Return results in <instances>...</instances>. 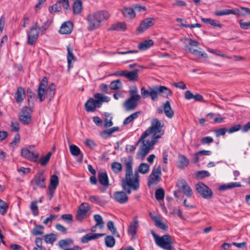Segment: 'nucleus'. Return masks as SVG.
<instances>
[{"instance_id":"f257e3e1","label":"nucleus","mask_w":250,"mask_h":250,"mask_svg":"<svg viewBox=\"0 0 250 250\" xmlns=\"http://www.w3.org/2000/svg\"><path fill=\"white\" fill-rule=\"evenodd\" d=\"M164 125L157 119L151 121V126L142 135L136 146L126 145L125 149L129 152H133L139 143H142L137 153L138 158L144 159L150 149L158 142V140L163 135L164 131L162 129Z\"/></svg>"},{"instance_id":"f03ea898","label":"nucleus","mask_w":250,"mask_h":250,"mask_svg":"<svg viewBox=\"0 0 250 250\" xmlns=\"http://www.w3.org/2000/svg\"><path fill=\"white\" fill-rule=\"evenodd\" d=\"M125 171V177L122 179V187L128 194L131 193V189L134 190L138 189L140 187L139 172L142 174L146 173L149 170V167L146 163H141L138 170L133 174V159L131 157L125 158L124 163Z\"/></svg>"},{"instance_id":"7ed1b4c3","label":"nucleus","mask_w":250,"mask_h":250,"mask_svg":"<svg viewBox=\"0 0 250 250\" xmlns=\"http://www.w3.org/2000/svg\"><path fill=\"white\" fill-rule=\"evenodd\" d=\"M109 17L110 15L106 11H98L90 13L86 19L88 30L93 31L99 28L102 23L107 20Z\"/></svg>"},{"instance_id":"20e7f679","label":"nucleus","mask_w":250,"mask_h":250,"mask_svg":"<svg viewBox=\"0 0 250 250\" xmlns=\"http://www.w3.org/2000/svg\"><path fill=\"white\" fill-rule=\"evenodd\" d=\"M96 99L90 98L85 104V110L87 112H93L96 110V107H100L103 102H108L110 100L109 97L104 95L101 93L94 94Z\"/></svg>"},{"instance_id":"39448f33","label":"nucleus","mask_w":250,"mask_h":250,"mask_svg":"<svg viewBox=\"0 0 250 250\" xmlns=\"http://www.w3.org/2000/svg\"><path fill=\"white\" fill-rule=\"evenodd\" d=\"M151 233L158 246L166 250H174L171 245L172 241L169 235H164L160 237L153 230H151Z\"/></svg>"},{"instance_id":"423d86ee","label":"nucleus","mask_w":250,"mask_h":250,"mask_svg":"<svg viewBox=\"0 0 250 250\" xmlns=\"http://www.w3.org/2000/svg\"><path fill=\"white\" fill-rule=\"evenodd\" d=\"M184 40L186 45L185 46V50L197 56H200L204 57H207V54L206 53L202 52L194 48L199 45L198 42L190 38H185Z\"/></svg>"},{"instance_id":"0eeeda50","label":"nucleus","mask_w":250,"mask_h":250,"mask_svg":"<svg viewBox=\"0 0 250 250\" xmlns=\"http://www.w3.org/2000/svg\"><path fill=\"white\" fill-rule=\"evenodd\" d=\"M21 155L25 159L34 162H36L39 157V154L35 149V146L33 145L21 148Z\"/></svg>"},{"instance_id":"6e6552de","label":"nucleus","mask_w":250,"mask_h":250,"mask_svg":"<svg viewBox=\"0 0 250 250\" xmlns=\"http://www.w3.org/2000/svg\"><path fill=\"white\" fill-rule=\"evenodd\" d=\"M161 168L160 166L154 167L148 177L147 185L150 187L157 185L161 180Z\"/></svg>"},{"instance_id":"1a4fd4ad","label":"nucleus","mask_w":250,"mask_h":250,"mask_svg":"<svg viewBox=\"0 0 250 250\" xmlns=\"http://www.w3.org/2000/svg\"><path fill=\"white\" fill-rule=\"evenodd\" d=\"M48 82L46 77H44L38 88V96L41 102L43 101L45 97L49 98L48 90H47Z\"/></svg>"},{"instance_id":"9d476101","label":"nucleus","mask_w":250,"mask_h":250,"mask_svg":"<svg viewBox=\"0 0 250 250\" xmlns=\"http://www.w3.org/2000/svg\"><path fill=\"white\" fill-rule=\"evenodd\" d=\"M40 30V27L38 25V22L35 23V25L32 26L27 33V43L30 45H33L37 41Z\"/></svg>"},{"instance_id":"9b49d317","label":"nucleus","mask_w":250,"mask_h":250,"mask_svg":"<svg viewBox=\"0 0 250 250\" xmlns=\"http://www.w3.org/2000/svg\"><path fill=\"white\" fill-rule=\"evenodd\" d=\"M195 188L198 193L204 198L208 199L212 197L211 190L204 183L202 182L198 183L196 185Z\"/></svg>"},{"instance_id":"f8f14e48","label":"nucleus","mask_w":250,"mask_h":250,"mask_svg":"<svg viewBox=\"0 0 250 250\" xmlns=\"http://www.w3.org/2000/svg\"><path fill=\"white\" fill-rule=\"evenodd\" d=\"M141 98V96H130L123 104L125 110L127 111L133 110L137 106L138 102Z\"/></svg>"},{"instance_id":"ddd939ff","label":"nucleus","mask_w":250,"mask_h":250,"mask_svg":"<svg viewBox=\"0 0 250 250\" xmlns=\"http://www.w3.org/2000/svg\"><path fill=\"white\" fill-rule=\"evenodd\" d=\"M176 186L179 188L178 192L181 190L188 197L192 196L193 194L192 190L185 180H178Z\"/></svg>"},{"instance_id":"4468645a","label":"nucleus","mask_w":250,"mask_h":250,"mask_svg":"<svg viewBox=\"0 0 250 250\" xmlns=\"http://www.w3.org/2000/svg\"><path fill=\"white\" fill-rule=\"evenodd\" d=\"M31 107H24L22 108L20 115V120L24 125L29 124L31 121Z\"/></svg>"},{"instance_id":"2eb2a0df","label":"nucleus","mask_w":250,"mask_h":250,"mask_svg":"<svg viewBox=\"0 0 250 250\" xmlns=\"http://www.w3.org/2000/svg\"><path fill=\"white\" fill-rule=\"evenodd\" d=\"M90 209V206L88 203H82L77 212V219L79 221L82 220L86 216V214Z\"/></svg>"},{"instance_id":"dca6fc26","label":"nucleus","mask_w":250,"mask_h":250,"mask_svg":"<svg viewBox=\"0 0 250 250\" xmlns=\"http://www.w3.org/2000/svg\"><path fill=\"white\" fill-rule=\"evenodd\" d=\"M155 19L153 18H148L142 21L137 28V30L139 33H142L154 25Z\"/></svg>"},{"instance_id":"f3484780","label":"nucleus","mask_w":250,"mask_h":250,"mask_svg":"<svg viewBox=\"0 0 250 250\" xmlns=\"http://www.w3.org/2000/svg\"><path fill=\"white\" fill-rule=\"evenodd\" d=\"M46 178L42 172L37 173L31 181V184H34L37 187L40 188H45L46 187Z\"/></svg>"},{"instance_id":"a211bd4d","label":"nucleus","mask_w":250,"mask_h":250,"mask_svg":"<svg viewBox=\"0 0 250 250\" xmlns=\"http://www.w3.org/2000/svg\"><path fill=\"white\" fill-rule=\"evenodd\" d=\"M156 91V100L158 99V95L159 94L164 97L168 98L172 95V91L167 87L160 85L155 87Z\"/></svg>"},{"instance_id":"6ab92c4d","label":"nucleus","mask_w":250,"mask_h":250,"mask_svg":"<svg viewBox=\"0 0 250 250\" xmlns=\"http://www.w3.org/2000/svg\"><path fill=\"white\" fill-rule=\"evenodd\" d=\"M138 227L139 222L137 217L135 216L133 219V221L130 223L127 229L128 233L131 235L133 239L135 238Z\"/></svg>"},{"instance_id":"aec40b11","label":"nucleus","mask_w":250,"mask_h":250,"mask_svg":"<svg viewBox=\"0 0 250 250\" xmlns=\"http://www.w3.org/2000/svg\"><path fill=\"white\" fill-rule=\"evenodd\" d=\"M114 200L122 204H125L128 201V197L124 191H116L113 194Z\"/></svg>"},{"instance_id":"412c9836","label":"nucleus","mask_w":250,"mask_h":250,"mask_svg":"<svg viewBox=\"0 0 250 250\" xmlns=\"http://www.w3.org/2000/svg\"><path fill=\"white\" fill-rule=\"evenodd\" d=\"M104 235V233H88L83 236L81 238L83 243H86L92 240L98 239Z\"/></svg>"},{"instance_id":"4be33fe9","label":"nucleus","mask_w":250,"mask_h":250,"mask_svg":"<svg viewBox=\"0 0 250 250\" xmlns=\"http://www.w3.org/2000/svg\"><path fill=\"white\" fill-rule=\"evenodd\" d=\"M73 24L70 21L64 22L61 26L60 33L62 34H69L71 33L73 29Z\"/></svg>"},{"instance_id":"5701e85b","label":"nucleus","mask_w":250,"mask_h":250,"mask_svg":"<svg viewBox=\"0 0 250 250\" xmlns=\"http://www.w3.org/2000/svg\"><path fill=\"white\" fill-rule=\"evenodd\" d=\"M141 93L142 96L145 98L149 96L153 101L156 100V91L155 90V87L151 88L150 91L146 90L144 87H142L141 89Z\"/></svg>"},{"instance_id":"b1692460","label":"nucleus","mask_w":250,"mask_h":250,"mask_svg":"<svg viewBox=\"0 0 250 250\" xmlns=\"http://www.w3.org/2000/svg\"><path fill=\"white\" fill-rule=\"evenodd\" d=\"M98 179L101 185L104 187L109 186V180L107 174L106 172H99Z\"/></svg>"},{"instance_id":"393cba45","label":"nucleus","mask_w":250,"mask_h":250,"mask_svg":"<svg viewBox=\"0 0 250 250\" xmlns=\"http://www.w3.org/2000/svg\"><path fill=\"white\" fill-rule=\"evenodd\" d=\"M236 17L250 16V8L245 7H240L236 8Z\"/></svg>"},{"instance_id":"a878e982","label":"nucleus","mask_w":250,"mask_h":250,"mask_svg":"<svg viewBox=\"0 0 250 250\" xmlns=\"http://www.w3.org/2000/svg\"><path fill=\"white\" fill-rule=\"evenodd\" d=\"M25 91L23 87L20 86L15 93V100L18 103H21L24 99Z\"/></svg>"},{"instance_id":"bb28decb","label":"nucleus","mask_w":250,"mask_h":250,"mask_svg":"<svg viewBox=\"0 0 250 250\" xmlns=\"http://www.w3.org/2000/svg\"><path fill=\"white\" fill-rule=\"evenodd\" d=\"M178 167L181 169H183L187 167L189 164V160L183 154L178 155Z\"/></svg>"},{"instance_id":"cd10ccee","label":"nucleus","mask_w":250,"mask_h":250,"mask_svg":"<svg viewBox=\"0 0 250 250\" xmlns=\"http://www.w3.org/2000/svg\"><path fill=\"white\" fill-rule=\"evenodd\" d=\"M126 29V24L124 22H121L112 25L111 27L108 28V30L124 31Z\"/></svg>"},{"instance_id":"c85d7f7f","label":"nucleus","mask_w":250,"mask_h":250,"mask_svg":"<svg viewBox=\"0 0 250 250\" xmlns=\"http://www.w3.org/2000/svg\"><path fill=\"white\" fill-rule=\"evenodd\" d=\"M164 110L166 116L169 118H172L174 116V112L170 106L169 101H167L164 104Z\"/></svg>"},{"instance_id":"c756f323","label":"nucleus","mask_w":250,"mask_h":250,"mask_svg":"<svg viewBox=\"0 0 250 250\" xmlns=\"http://www.w3.org/2000/svg\"><path fill=\"white\" fill-rule=\"evenodd\" d=\"M139 71V69H135L129 72L127 71L125 78L130 81H137L138 79Z\"/></svg>"},{"instance_id":"7c9ffc66","label":"nucleus","mask_w":250,"mask_h":250,"mask_svg":"<svg viewBox=\"0 0 250 250\" xmlns=\"http://www.w3.org/2000/svg\"><path fill=\"white\" fill-rule=\"evenodd\" d=\"M67 61L68 63V68L69 69L72 67L71 63L75 60V57L73 53V49L69 46H67Z\"/></svg>"},{"instance_id":"2f4dec72","label":"nucleus","mask_w":250,"mask_h":250,"mask_svg":"<svg viewBox=\"0 0 250 250\" xmlns=\"http://www.w3.org/2000/svg\"><path fill=\"white\" fill-rule=\"evenodd\" d=\"M154 42L152 40H146L139 44L138 48L141 50H146L152 46Z\"/></svg>"},{"instance_id":"473e14b6","label":"nucleus","mask_w":250,"mask_h":250,"mask_svg":"<svg viewBox=\"0 0 250 250\" xmlns=\"http://www.w3.org/2000/svg\"><path fill=\"white\" fill-rule=\"evenodd\" d=\"M241 187L242 185L239 183L231 182L221 186L219 188L220 190H224L234 188H239Z\"/></svg>"},{"instance_id":"72a5a7b5","label":"nucleus","mask_w":250,"mask_h":250,"mask_svg":"<svg viewBox=\"0 0 250 250\" xmlns=\"http://www.w3.org/2000/svg\"><path fill=\"white\" fill-rule=\"evenodd\" d=\"M122 14L125 17L128 19H132L135 17V12L131 8H124L122 10Z\"/></svg>"},{"instance_id":"f704fd0d","label":"nucleus","mask_w":250,"mask_h":250,"mask_svg":"<svg viewBox=\"0 0 250 250\" xmlns=\"http://www.w3.org/2000/svg\"><path fill=\"white\" fill-rule=\"evenodd\" d=\"M83 8V4L81 0H76L73 4V11L75 14H79L81 13Z\"/></svg>"},{"instance_id":"c9c22d12","label":"nucleus","mask_w":250,"mask_h":250,"mask_svg":"<svg viewBox=\"0 0 250 250\" xmlns=\"http://www.w3.org/2000/svg\"><path fill=\"white\" fill-rule=\"evenodd\" d=\"M215 15L217 16H222L224 15H229L233 14L236 16V9H224L217 11L215 12Z\"/></svg>"},{"instance_id":"e433bc0d","label":"nucleus","mask_w":250,"mask_h":250,"mask_svg":"<svg viewBox=\"0 0 250 250\" xmlns=\"http://www.w3.org/2000/svg\"><path fill=\"white\" fill-rule=\"evenodd\" d=\"M140 114V112H136L126 117L123 122V124L124 125H127L132 122L133 120L137 118L139 115Z\"/></svg>"},{"instance_id":"4c0bfd02","label":"nucleus","mask_w":250,"mask_h":250,"mask_svg":"<svg viewBox=\"0 0 250 250\" xmlns=\"http://www.w3.org/2000/svg\"><path fill=\"white\" fill-rule=\"evenodd\" d=\"M43 238L45 243L51 244H53L57 239L56 235L52 233L44 235Z\"/></svg>"},{"instance_id":"58836bf2","label":"nucleus","mask_w":250,"mask_h":250,"mask_svg":"<svg viewBox=\"0 0 250 250\" xmlns=\"http://www.w3.org/2000/svg\"><path fill=\"white\" fill-rule=\"evenodd\" d=\"M107 227L113 235H115L118 237H120V234L117 231V229L112 221H109L107 222Z\"/></svg>"},{"instance_id":"ea45409f","label":"nucleus","mask_w":250,"mask_h":250,"mask_svg":"<svg viewBox=\"0 0 250 250\" xmlns=\"http://www.w3.org/2000/svg\"><path fill=\"white\" fill-rule=\"evenodd\" d=\"M111 168L114 173L118 174L122 170V164L117 162H114L111 165Z\"/></svg>"},{"instance_id":"a19ab883","label":"nucleus","mask_w":250,"mask_h":250,"mask_svg":"<svg viewBox=\"0 0 250 250\" xmlns=\"http://www.w3.org/2000/svg\"><path fill=\"white\" fill-rule=\"evenodd\" d=\"M153 220L155 222V225L156 227L159 228L160 229L164 230H167L168 227L166 225H165L161 221V219L155 216L153 218Z\"/></svg>"},{"instance_id":"79ce46f5","label":"nucleus","mask_w":250,"mask_h":250,"mask_svg":"<svg viewBox=\"0 0 250 250\" xmlns=\"http://www.w3.org/2000/svg\"><path fill=\"white\" fill-rule=\"evenodd\" d=\"M105 246L108 248H112L115 244V240L113 236L107 235L104 238Z\"/></svg>"},{"instance_id":"37998d69","label":"nucleus","mask_w":250,"mask_h":250,"mask_svg":"<svg viewBox=\"0 0 250 250\" xmlns=\"http://www.w3.org/2000/svg\"><path fill=\"white\" fill-rule=\"evenodd\" d=\"M122 87V83L119 80L113 81L110 83L109 87L112 90H118Z\"/></svg>"},{"instance_id":"c03bdc74","label":"nucleus","mask_w":250,"mask_h":250,"mask_svg":"<svg viewBox=\"0 0 250 250\" xmlns=\"http://www.w3.org/2000/svg\"><path fill=\"white\" fill-rule=\"evenodd\" d=\"M73 242V240L70 238L62 239L58 242V245L62 249L72 244Z\"/></svg>"},{"instance_id":"a18cd8bd","label":"nucleus","mask_w":250,"mask_h":250,"mask_svg":"<svg viewBox=\"0 0 250 250\" xmlns=\"http://www.w3.org/2000/svg\"><path fill=\"white\" fill-rule=\"evenodd\" d=\"M44 227L40 225H36L32 229V233L34 235H42L43 233Z\"/></svg>"},{"instance_id":"49530a36","label":"nucleus","mask_w":250,"mask_h":250,"mask_svg":"<svg viewBox=\"0 0 250 250\" xmlns=\"http://www.w3.org/2000/svg\"><path fill=\"white\" fill-rule=\"evenodd\" d=\"M59 184V179L56 175H53L51 177L50 185L49 187H51L53 189H56Z\"/></svg>"},{"instance_id":"de8ad7c7","label":"nucleus","mask_w":250,"mask_h":250,"mask_svg":"<svg viewBox=\"0 0 250 250\" xmlns=\"http://www.w3.org/2000/svg\"><path fill=\"white\" fill-rule=\"evenodd\" d=\"M94 219L96 222V226H98L100 229L104 228V222L102 217L100 214L94 215Z\"/></svg>"},{"instance_id":"09e8293b","label":"nucleus","mask_w":250,"mask_h":250,"mask_svg":"<svg viewBox=\"0 0 250 250\" xmlns=\"http://www.w3.org/2000/svg\"><path fill=\"white\" fill-rule=\"evenodd\" d=\"M9 206L8 204L0 199V214L3 215L7 211Z\"/></svg>"},{"instance_id":"8fccbe9b","label":"nucleus","mask_w":250,"mask_h":250,"mask_svg":"<svg viewBox=\"0 0 250 250\" xmlns=\"http://www.w3.org/2000/svg\"><path fill=\"white\" fill-rule=\"evenodd\" d=\"M51 155L52 153L48 152L45 156L42 157L39 161L40 164L43 166L46 165L50 159Z\"/></svg>"},{"instance_id":"3c124183","label":"nucleus","mask_w":250,"mask_h":250,"mask_svg":"<svg viewBox=\"0 0 250 250\" xmlns=\"http://www.w3.org/2000/svg\"><path fill=\"white\" fill-rule=\"evenodd\" d=\"M69 150L71 154L73 156H78L81 153L80 148L75 145H70Z\"/></svg>"},{"instance_id":"603ef678","label":"nucleus","mask_w":250,"mask_h":250,"mask_svg":"<svg viewBox=\"0 0 250 250\" xmlns=\"http://www.w3.org/2000/svg\"><path fill=\"white\" fill-rule=\"evenodd\" d=\"M48 90L49 100L51 101L55 95V85L53 83L49 84L48 88L47 89Z\"/></svg>"},{"instance_id":"864d4df0","label":"nucleus","mask_w":250,"mask_h":250,"mask_svg":"<svg viewBox=\"0 0 250 250\" xmlns=\"http://www.w3.org/2000/svg\"><path fill=\"white\" fill-rule=\"evenodd\" d=\"M30 209L32 211L33 214L34 216H37L39 214L38 207L37 206V201H34L31 202L30 206Z\"/></svg>"},{"instance_id":"5fc2aeb1","label":"nucleus","mask_w":250,"mask_h":250,"mask_svg":"<svg viewBox=\"0 0 250 250\" xmlns=\"http://www.w3.org/2000/svg\"><path fill=\"white\" fill-rule=\"evenodd\" d=\"M62 9L61 5L58 1L52 6H50L48 10L50 12H59Z\"/></svg>"},{"instance_id":"6e6d98bb","label":"nucleus","mask_w":250,"mask_h":250,"mask_svg":"<svg viewBox=\"0 0 250 250\" xmlns=\"http://www.w3.org/2000/svg\"><path fill=\"white\" fill-rule=\"evenodd\" d=\"M165 196L164 190L162 188H159L155 191V198L157 200L164 199Z\"/></svg>"},{"instance_id":"4d7b16f0","label":"nucleus","mask_w":250,"mask_h":250,"mask_svg":"<svg viewBox=\"0 0 250 250\" xmlns=\"http://www.w3.org/2000/svg\"><path fill=\"white\" fill-rule=\"evenodd\" d=\"M88 200L92 203H96L99 205L102 204V202L100 199V197L95 195H91L88 197Z\"/></svg>"},{"instance_id":"13d9d810","label":"nucleus","mask_w":250,"mask_h":250,"mask_svg":"<svg viewBox=\"0 0 250 250\" xmlns=\"http://www.w3.org/2000/svg\"><path fill=\"white\" fill-rule=\"evenodd\" d=\"M20 141V135L19 134H17L14 136L13 140L9 144L10 146L12 147H15L17 146Z\"/></svg>"},{"instance_id":"bf43d9fd","label":"nucleus","mask_w":250,"mask_h":250,"mask_svg":"<svg viewBox=\"0 0 250 250\" xmlns=\"http://www.w3.org/2000/svg\"><path fill=\"white\" fill-rule=\"evenodd\" d=\"M215 135L217 137L220 136H223L225 135L226 133L228 132V129L226 128H221L218 129H216L214 131Z\"/></svg>"},{"instance_id":"052dcab7","label":"nucleus","mask_w":250,"mask_h":250,"mask_svg":"<svg viewBox=\"0 0 250 250\" xmlns=\"http://www.w3.org/2000/svg\"><path fill=\"white\" fill-rule=\"evenodd\" d=\"M213 142V138L210 136L205 137L201 139V143L202 145H209Z\"/></svg>"},{"instance_id":"680f3d73","label":"nucleus","mask_w":250,"mask_h":250,"mask_svg":"<svg viewBox=\"0 0 250 250\" xmlns=\"http://www.w3.org/2000/svg\"><path fill=\"white\" fill-rule=\"evenodd\" d=\"M119 129V127L117 126L110 128L104 131L102 133V135H103L104 134H107L108 136H110L111 134H112L114 132L118 131Z\"/></svg>"},{"instance_id":"e2e57ef3","label":"nucleus","mask_w":250,"mask_h":250,"mask_svg":"<svg viewBox=\"0 0 250 250\" xmlns=\"http://www.w3.org/2000/svg\"><path fill=\"white\" fill-rule=\"evenodd\" d=\"M61 218L67 223H70L73 220V216L70 214H65L61 216Z\"/></svg>"},{"instance_id":"0e129e2a","label":"nucleus","mask_w":250,"mask_h":250,"mask_svg":"<svg viewBox=\"0 0 250 250\" xmlns=\"http://www.w3.org/2000/svg\"><path fill=\"white\" fill-rule=\"evenodd\" d=\"M85 144L87 147L91 149L94 148L96 146L95 142L89 139H86Z\"/></svg>"},{"instance_id":"69168bd1","label":"nucleus","mask_w":250,"mask_h":250,"mask_svg":"<svg viewBox=\"0 0 250 250\" xmlns=\"http://www.w3.org/2000/svg\"><path fill=\"white\" fill-rule=\"evenodd\" d=\"M239 23L241 28L245 30L248 29L250 27V21L243 22L242 20L239 21Z\"/></svg>"},{"instance_id":"338daca9","label":"nucleus","mask_w":250,"mask_h":250,"mask_svg":"<svg viewBox=\"0 0 250 250\" xmlns=\"http://www.w3.org/2000/svg\"><path fill=\"white\" fill-rule=\"evenodd\" d=\"M241 128V125L239 124L236 125L230 128H229V129H228V132L229 133H232L235 132H237L239 131Z\"/></svg>"},{"instance_id":"774afa93","label":"nucleus","mask_w":250,"mask_h":250,"mask_svg":"<svg viewBox=\"0 0 250 250\" xmlns=\"http://www.w3.org/2000/svg\"><path fill=\"white\" fill-rule=\"evenodd\" d=\"M172 85L175 87L179 88L183 90L187 89L186 84L182 81L179 82L178 83H173Z\"/></svg>"}]
</instances>
